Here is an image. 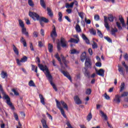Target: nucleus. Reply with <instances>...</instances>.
Instances as JSON below:
<instances>
[{"label":"nucleus","instance_id":"f257e3e1","mask_svg":"<svg viewBox=\"0 0 128 128\" xmlns=\"http://www.w3.org/2000/svg\"><path fill=\"white\" fill-rule=\"evenodd\" d=\"M0 92H1L4 98L6 100L7 104H8V106H10V108H11V110H14V106H12V102H10V98L8 95L6 94V92H4V89H2V86L0 84Z\"/></svg>","mask_w":128,"mask_h":128},{"label":"nucleus","instance_id":"f03ea898","mask_svg":"<svg viewBox=\"0 0 128 128\" xmlns=\"http://www.w3.org/2000/svg\"><path fill=\"white\" fill-rule=\"evenodd\" d=\"M44 74L46 76V78H47V79L48 80H49L55 92H57L58 88H56V84L52 82V75L50 73V71L46 69V72Z\"/></svg>","mask_w":128,"mask_h":128},{"label":"nucleus","instance_id":"7ed1b4c3","mask_svg":"<svg viewBox=\"0 0 128 128\" xmlns=\"http://www.w3.org/2000/svg\"><path fill=\"white\" fill-rule=\"evenodd\" d=\"M29 16L30 18H32L34 20H40V15L35 12H29Z\"/></svg>","mask_w":128,"mask_h":128},{"label":"nucleus","instance_id":"20e7f679","mask_svg":"<svg viewBox=\"0 0 128 128\" xmlns=\"http://www.w3.org/2000/svg\"><path fill=\"white\" fill-rule=\"evenodd\" d=\"M56 106L60 110V112L63 116L65 118H66V113L64 112V108H62V107L60 106V102H58V100H56Z\"/></svg>","mask_w":128,"mask_h":128},{"label":"nucleus","instance_id":"39448f33","mask_svg":"<svg viewBox=\"0 0 128 128\" xmlns=\"http://www.w3.org/2000/svg\"><path fill=\"white\" fill-rule=\"evenodd\" d=\"M27 60L28 57H26V56H24L20 60V59L18 58L16 59L17 64H18V66H22V62H26Z\"/></svg>","mask_w":128,"mask_h":128},{"label":"nucleus","instance_id":"423d86ee","mask_svg":"<svg viewBox=\"0 0 128 128\" xmlns=\"http://www.w3.org/2000/svg\"><path fill=\"white\" fill-rule=\"evenodd\" d=\"M92 60L90 58H86L85 60V66L86 68H92Z\"/></svg>","mask_w":128,"mask_h":128},{"label":"nucleus","instance_id":"0eeeda50","mask_svg":"<svg viewBox=\"0 0 128 128\" xmlns=\"http://www.w3.org/2000/svg\"><path fill=\"white\" fill-rule=\"evenodd\" d=\"M120 98H122V96H120L118 94L116 95L114 99L113 100V102H115V104H119L120 102Z\"/></svg>","mask_w":128,"mask_h":128},{"label":"nucleus","instance_id":"6e6552de","mask_svg":"<svg viewBox=\"0 0 128 128\" xmlns=\"http://www.w3.org/2000/svg\"><path fill=\"white\" fill-rule=\"evenodd\" d=\"M52 28V30L50 32V36L51 38H56V36H58V34H56V26L54 25H53Z\"/></svg>","mask_w":128,"mask_h":128},{"label":"nucleus","instance_id":"1a4fd4ad","mask_svg":"<svg viewBox=\"0 0 128 128\" xmlns=\"http://www.w3.org/2000/svg\"><path fill=\"white\" fill-rule=\"evenodd\" d=\"M96 72L98 76H104V69H100L98 70L96 69Z\"/></svg>","mask_w":128,"mask_h":128},{"label":"nucleus","instance_id":"9d476101","mask_svg":"<svg viewBox=\"0 0 128 128\" xmlns=\"http://www.w3.org/2000/svg\"><path fill=\"white\" fill-rule=\"evenodd\" d=\"M88 58H86V52H83L80 56V60L82 62H84Z\"/></svg>","mask_w":128,"mask_h":128},{"label":"nucleus","instance_id":"9b49d317","mask_svg":"<svg viewBox=\"0 0 128 128\" xmlns=\"http://www.w3.org/2000/svg\"><path fill=\"white\" fill-rule=\"evenodd\" d=\"M60 42L62 48H66L68 46V42L66 40V39L64 38H61Z\"/></svg>","mask_w":128,"mask_h":128},{"label":"nucleus","instance_id":"f8f14e48","mask_svg":"<svg viewBox=\"0 0 128 128\" xmlns=\"http://www.w3.org/2000/svg\"><path fill=\"white\" fill-rule=\"evenodd\" d=\"M61 72L62 74L64 76H66L69 80H70L72 82V77H70V74L68 72H65L64 70H61Z\"/></svg>","mask_w":128,"mask_h":128},{"label":"nucleus","instance_id":"ddd939ff","mask_svg":"<svg viewBox=\"0 0 128 128\" xmlns=\"http://www.w3.org/2000/svg\"><path fill=\"white\" fill-rule=\"evenodd\" d=\"M74 100L76 104H82V100L80 99V97L78 96L74 97Z\"/></svg>","mask_w":128,"mask_h":128},{"label":"nucleus","instance_id":"4468645a","mask_svg":"<svg viewBox=\"0 0 128 128\" xmlns=\"http://www.w3.org/2000/svg\"><path fill=\"white\" fill-rule=\"evenodd\" d=\"M38 66L41 70H42V72H44V74L46 72V70H48V67H46V66H44L42 64H38Z\"/></svg>","mask_w":128,"mask_h":128},{"label":"nucleus","instance_id":"2eb2a0df","mask_svg":"<svg viewBox=\"0 0 128 128\" xmlns=\"http://www.w3.org/2000/svg\"><path fill=\"white\" fill-rule=\"evenodd\" d=\"M104 26L106 28V30H110V26H108V17L104 16Z\"/></svg>","mask_w":128,"mask_h":128},{"label":"nucleus","instance_id":"dca6fc26","mask_svg":"<svg viewBox=\"0 0 128 128\" xmlns=\"http://www.w3.org/2000/svg\"><path fill=\"white\" fill-rule=\"evenodd\" d=\"M82 38L86 42V44H90V40L84 34H82Z\"/></svg>","mask_w":128,"mask_h":128},{"label":"nucleus","instance_id":"f3484780","mask_svg":"<svg viewBox=\"0 0 128 128\" xmlns=\"http://www.w3.org/2000/svg\"><path fill=\"white\" fill-rule=\"evenodd\" d=\"M118 70L120 72V74L122 76L124 75V68L122 67L120 65L118 66Z\"/></svg>","mask_w":128,"mask_h":128},{"label":"nucleus","instance_id":"a211bd4d","mask_svg":"<svg viewBox=\"0 0 128 128\" xmlns=\"http://www.w3.org/2000/svg\"><path fill=\"white\" fill-rule=\"evenodd\" d=\"M100 112L101 114V116H102V118H104L105 120H108V116H106V114L104 112H102V110H100Z\"/></svg>","mask_w":128,"mask_h":128},{"label":"nucleus","instance_id":"6ab92c4d","mask_svg":"<svg viewBox=\"0 0 128 128\" xmlns=\"http://www.w3.org/2000/svg\"><path fill=\"white\" fill-rule=\"evenodd\" d=\"M20 42H21V44H23L24 46H27L26 42V40L24 39V37H21L20 39Z\"/></svg>","mask_w":128,"mask_h":128},{"label":"nucleus","instance_id":"aec40b11","mask_svg":"<svg viewBox=\"0 0 128 128\" xmlns=\"http://www.w3.org/2000/svg\"><path fill=\"white\" fill-rule=\"evenodd\" d=\"M60 104H62L64 108H65L66 110H68V104L64 102V100L60 101Z\"/></svg>","mask_w":128,"mask_h":128},{"label":"nucleus","instance_id":"412c9836","mask_svg":"<svg viewBox=\"0 0 128 128\" xmlns=\"http://www.w3.org/2000/svg\"><path fill=\"white\" fill-rule=\"evenodd\" d=\"M83 72H84V76H90V72L88 70V68H84L83 69Z\"/></svg>","mask_w":128,"mask_h":128},{"label":"nucleus","instance_id":"4be33fe9","mask_svg":"<svg viewBox=\"0 0 128 128\" xmlns=\"http://www.w3.org/2000/svg\"><path fill=\"white\" fill-rule=\"evenodd\" d=\"M40 4L43 8H46V2L44 0H40Z\"/></svg>","mask_w":128,"mask_h":128},{"label":"nucleus","instance_id":"5701e85b","mask_svg":"<svg viewBox=\"0 0 128 128\" xmlns=\"http://www.w3.org/2000/svg\"><path fill=\"white\" fill-rule=\"evenodd\" d=\"M39 98L40 100V102L42 104H46V102H44V96L42 94H39Z\"/></svg>","mask_w":128,"mask_h":128},{"label":"nucleus","instance_id":"b1692460","mask_svg":"<svg viewBox=\"0 0 128 128\" xmlns=\"http://www.w3.org/2000/svg\"><path fill=\"white\" fill-rule=\"evenodd\" d=\"M62 62H64V66H65L68 67L67 64H69V63H70V62H68V60H66V58H65L64 56H62Z\"/></svg>","mask_w":128,"mask_h":128},{"label":"nucleus","instance_id":"393cba45","mask_svg":"<svg viewBox=\"0 0 128 128\" xmlns=\"http://www.w3.org/2000/svg\"><path fill=\"white\" fill-rule=\"evenodd\" d=\"M22 32L23 34H26V36H28V32H26V28H22Z\"/></svg>","mask_w":128,"mask_h":128},{"label":"nucleus","instance_id":"a878e982","mask_svg":"<svg viewBox=\"0 0 128 128\" xmlns=\"http://www.w3.org/2000/svg\"><path fill=\"white\" fill-rule=\"evenodd\" d=\"M13 50L14 54H16L17 56H18L19 54L18 50V48L16 47V46H14V44H13Z\"/></svg>","mask_w":128,"mask_h":128},{"label":"nucleus","instance_id":"bb28decb","mask_svg":"<svg viewBox=\"0 0 128 128\" xmlns=\"http://www.w3.org/2000/svg\"><path fill=\"white\" fill-rule=\"evenodd\" d=\"M0 75L2 78H5L8 77V73H6V72L4 71H2Z\"/></svg>","mask_w":128,"mask_h":128},{"label":"nucleus","instance_id":"cd10ccee","mask_svg":"<svg viewBox=\"0 0 128 128\" xmlns=\"http://www.w3.org/2000/svg\"><path fill=\"white\" fill-rule=\"evenodd\" d=\"M70 42H74V44H78L80 42V39L76 40L74 38H71L69 40Z\"/></svg>","mask_w":128,"mask_h":128},{"label":"nucleus","instance_id":"c85d7f7f","mask_svg":"<svg viewBox=\"0 0 128 128\" xmlns=\"http://www.w3.org/2000/svg\"><path fill=\"white\" fill-rule=\"evenodd\" d=\"M39 20H40L41 22H48V18H46L44 17H40V19Z\"/></svg>","mask_w":128,"mask_h":128},{"label":"nucleus","instance_id":"c756f323","mask_svg":"<svg viewBox=\"0 0 128 128\" xmlns=\"http://www.w3.org/2000/svg\"><path fill=\"white\" fill-rule=\"evenodd\" d=\"M116 32H118V29L116 28H112L111 30L112 36H116Z\"/></svg>","mask_w":128,"mask_h":128},{"label":"nucleus","instance_id":"7c9ffc66","mask_svg":"<svg viewBox=\"0 0 128 128\" xmlns=\"http://www.w3.org/2000/svg\"><path fill=\"white\" fill-rule=\"evenodd\" d=\"M119 20H120V22L122 24V26H126V24H124V18L120 16Z\"/></svg>","mask_w":128,"mask_h":128},{"label":"nucleus","instance_id":"2f4dec72","mask_svg":"<svg viewBox=\"0 0 128 128\" xmlns=\"http://www.w3.org/2000/svg\"><path fill=\"white\" fill-rule=\"evenodd\" d=\"M54 56L56 58V60H58L60 62V64L62 66V60L60 59V56H58V53L56 54Z\"/></svg>","mask_w":128,"mask_h":128},{"label":"nucleus","instance_id":"473e14b6","mask_svg":"<svg viewBox=\"0 0 128 128\" xmlns=\"http://www.w3.org/2000/svg\"><path fill=\"white\" fill-rule=\"evenodd\" d=\"M47 10H48V16H50L51 18L52 16H54V14H52V10H50V8H48Z\"/></svg>","mask_w":128,"mask_h":128},{"label":"nucleus","instance_id":"72a5a7b5","mask_svg":"<svg viewBox=\"0 0 128 128\" xmlns=\"http://www.w3.org/2000/svg\"><path fill=\"white\" fill-rule=\"evenodd\" d=\"M76 30L77 32H82V29L80 28V26L78 24H77L76 26Z\"/></svg>","mask_w":128,"mask_h":128},{"label":"nucleus","instance_id":"f704fd0d","mask_svg":"<svg viewBox=\"0 0 128 128\" xmlns=\"http://www.w3.org/2000/svg\"><path fill=\"white\" fill-rule=\"evenodd\" d=\"M53 48H54V46H52V45L51 44H49L48 46V50L50 52H52Z\"/></svg>","mask_w":128,"mask_h":128},{"label":"nucleus","instance_id":"c9c22d12","mask_svg":"<svg viewBox=\"0 0 128 128\" xmlns=\"http://www.w3.org/2000/svg\"><path fill=\"white\" fill-rule=\"evenodd\" d=\"M18 22H19V24H20V28H24V22H22V20H19Z\"/></svg>","mask_w":128,"mask_h":128},{"label":"nucleus","instance_id":"e433bc0d","mask_svg":"<svg viewBox=\"0 0 128 128\" xmlns=\"http://www.w3.org/2000/svg\"><path fill=\"white\" fill-rule=\"evenodd\" d=\"M92 118V113L90 112L88 114V116H87L86 120L88 122H90Z\"/></svg>","mask_w":128,"mask_h":128},{"label":"nucleus","instance_id":"4c0bfd02","mask_svg":"<svg viewBox=\"0 0 128 128\" xmlns=\"http://www.w3.org/2000/svg\"><path fill=\"white\" fill-rule=\"evenodd\" d=\"M28 4L30 6H32V8L34 6V4L32 0H28Z\"/></svg>","mask_w":128,"mask_h":128},{"label":"nucleus","instance_id":"58836bf2","mask_svg":"<svg viewBox=\"0 0 128 128\" xmlns=\"http://www.w3.org/2000/svg\"><path fill=\"white\" fill-rule=\"evenodd\" d=\"M70 54H80V52H77L76 49H72L70 50Z\"/></svg>","mask_w":128,"mask_h":128},{"label":"nucleus","instance_id":"ea45409f","mask_svg":"<svg viewBox=\"0 0 128 128\" xmlns=\"http://www.w3.org/2000/svg\"><path fill=\"white\" fill-rule=\"evenodd\" d=\"M98 44L96 42L94 41H93V44H92V48L94 50L98 48Z\"/></svg>","mask_w":128,"mask_h":128},{"label":"nucleus","instance_id":"a19ab883","mask_svg":"<svg viewBox=\"0 0 128 128\" xmlns=\"http://www.w3.org/2000/svg\"><path fill=\"white\" fill-rule=\"evenodd\" d=\"M58 20L59 22H62V12H58Z\"/></svg>","mask_w":128,"mask_h":128},{"label":"nucleus","instance_id":"79ce46f5","mask_svg":"<svg viewBox=\"0 0 128 128\" xmlns=\"http://www.w3.org/2000/svg\"><path fill=\"white\" fill-rule=\"evenodd\" d=\"M97 34L98 36L102 38H104V35H102V32H100V30H97Z\"/></svg>","mask_w":128,"mask_h":128},{"label":"nucleus","instance_id":"37998d69","mask_svg":"<svg viewBox=\"0 0 128 128\" xmlns=\"http://www.w3.org/2000/svg\"><path fill=\"white\" fill-rule=\"evenodd\" d=\"M126 96H128V92H124L121 94V98H126Z\"/></svg>","mask_w":128,"mask_h":128},{"label":"nucleus","instance_id":"c03bdc74","mask_svg":"<svg viewBox=\"0 0 128 128\" xmlns=\"http://www.w3.org/2000/svg\"><path fill=\"white\" fill-rule=\"evenodd\" d=\"M124 83H122L120 86V92H122L124 90Z\"/></svg>","mask_w":128,"mask_h":128},{"label":"nucleus","instance_id":"a18cd8bd","mask_svg":"<svg viewBox=\"0 0 128 128\" xmlns=\"http://www.w3.org/2000/svg\"><path fill=\"white\" fill-rule=\"evenodd\" d=\"M122 64L124 66L126 70V72H128V65L126 64V62H122Z\"/></svg>","mask_w":128,"mask_h":128},{"label":"nucleus","instance_id":"49530a36","mask_svg":"<svg viewBox=\"0 0 128 128\" xmlns=\"http://www.w3.org/2000/svg\"><path fill=\"white\" fill-rule=\"evenodd\" d=\"M90 33L92 34H94V36H96V30H94V29H90Z\"/></svg>","mask_w":128,"mask_h":128},{"label":"nucleus","instance_id":"de8ad7c7","mask_svg":"<svg viewBox=\"0 0 128 128\" xmlns=\"http://www.w3.org/2000/svg\"><path fill=\"white\" fill-rule=\"evenodd\" d=\"M28 84L30 86H36L34 82V81H32V80L30 81Z\"/></svg>","mask_w":128,"mask_h":128},{"label":"nucleus","instance_id":"09e8293b","mask_svg":"<svg viewBox=\"0 0 128 128\" xmlns=\"http://www.w3.org/2000/svg\"><path fill=\"white\" fill-rule=\"evenodd\" d=\"M116 26H117L118 30H122V28L120 26V23L119 22H116Z\"/></svg>","mask_w":128,"mask_h":128},{"label":"nucleus","instance_id":"8fccbe9b","mask_svg":"<svg viewBox=\"0 0 128 128\" xmlns=\"http://www.w3.org/2000/svg\"><path fill=\"white\" fill-rule=\"evenodd\" d=\"M94 20H96L97 22L100 20V16H98V14L94 15Z\"/></svg>","mask_w":128,"mask_h":128},{"label":"nucleus","instance_id":"3c124183","mask_svg":"<svg viewBox=\"0 0 128 128\" xmlns=\"http://www.w3.org/2000/svg\"><path fill=\"white\" fill-rule=\"evenodd\" d=\"M41 122L42 124V126H46V121L44 119H42L41 120Z\"/></svg>","mask_w":128,"mask_h":128},{"label":"nucleus","instance_id":"603ef678","mask_svg":"<svg viewBox=\"0 0 128 128\" xmlns=\"http://www.w3.org/2000/svg\"><path fill=\"white\" fill-rule=\"evenodd\" d=\"M86 94H92V90L90 88L87 89Z\"/></svg>","mask_w":128,"mask_h":128},{"label":"nucleus","instance_id":"864d4df0","mask_svg":"<svg viewBox=\"0 0 128 128\" xmlns=\"http://www.w3.org/2000/svg\"><path fill=\"white\" fill-rule=\"evenodd\" d=\"M78 14L79 16H80L82 20H84V14L82 12H78Z\"/></svg>","mask_w":128,"mask_h":128},{"label":"nucleus","instance_id":"5fc2aeb1","mask_svg":"<svg viewBox=\"0 0 128 128\" xmlns=\"http://www.w3.org/2000/svg\"><path fill=\"white\" fill-rule=\"evenodd\" d=\"M12 90L15 96H19L20 94H18V92H16V89L13 88Z\"/></svg>","mask_w":128,"mask_h":128},{"label":"nucleus","instance_id":"6e6d98bb","mask_svg":"<svg viewBox=\"0 0 128 128\" xmlns=\"http://www.w3.org/2000/svg\"><path fill=\"white\" fill-rule=\"evenodd\" d=\"M108 19L110 22H114V16H112V15H110L108 18Z\"/></svg>","mask_w":128,"mask_h":128},{"label":"nucleus","instance_id":"4d7b16f0","mask_svg":"<svg viewBox=\"0 0 128 128\" xmlns=\"http://www.w3.org/2000/svg\"><path fill=\"white\" fill-rule=\"evenodd\" d=\"M85 22L87 24H90V22H92V21H90V20H87L86 18H85Z\"/></svg>","mask_w":128,"mask_h":128},{"label":"nucleus","instance_id":"13d9d810","mask_svg":"<svg viewBox=\"0 0 128 128\" xmlns=\"http://www.w3.org/2000/svg\"><path fill=\"white\" fill-rule=\"evenodd\" d=\"M14 115L15 120H18V114L16 112H14Z\"/></svg>","mask_w":128,"mask_h":128},{"label":"nucleus","instance_id":"bf43d9fd","mask_svg":"<svg viewBox=\"0 0 128 128\" xmlns=\"http://www.w3.org/2000/svg\"><path fill=\"white\" fill-rule=\"evenodd\" d=\"M26 24H30V20H28V18H25L24 19Z\"/></svg>","mask_w":128,"mask_h":128},{"label":"nucleus","instance_id":"052dcab7","mask_svg":"<svg viewBox=\"0 0 128 128\" xmlns=\"http://www.w3.org/2000/svg\"><path fill=\"white\" fill-rule=\"evenodd\" d=\"M104 98H105L106 100H110V96L106 94V93H105L104 94Z\"/></svg>","mask_w":128,"mask_h":128},{"label":"nucleus","instance_id":"680f3d73","mask_svg":"<svg viewBox=\"0 0 128 128\" xmlns=\"http://www.w3.org/2000/svg\"><path fill=\"white\" fill-rule=\"evenodd\" d=\"M33 36H34V38H38V33L36 32H33Z\"/></svg>","mask_w":128,"mask_h":128},{"label":"nucleus","instance_id":"e2e57ef3","mask_svg":"<svg viewBox=\"0 0 128 128\" xmlns=\"http://www.w3.org/2000/svg\"><path fill=\"white\" fill-rule=\"evenodd\" d=\"M105 40H106L108 42H112V39L108 37H104Z\"/></svg>","mask_w":128,"mask_h":128},{"label":"nucleus","instance_id":"0e129e2a","mask_svg":"<svg viewBox=\"0 0 128 128\" xmlns=\"http://www.w3.org/2000/svg\"><path fill=\"white\" fill-rule=\"evenodd\" d=\"M88 52H89L90 56H92V48H89L88 50Z\"/></svg>","mask_w":128,"mask_h":128},{"label":"nucleus","instance_id":"69168bd1","mask_svg":"<svg viewBox=\"0 0 128 128\" xmlns=\"http://www.w3.org/2000/svg\"><path fill=\"white\" fill-rule=\"evenodd\" d=\"M96 66H98L99 68H100L102 66V63L100 62H98L96 64Z\"/></svg>","mask_w":128,"mask_h":128},{"label":"nucleus","instance_id":"338daca9","mask_svg":"<svg viewBox=\"0 0 128 128\" xmlns=\"http://www.w3.org/2000/svg\"><path fill=\"white\" fill-rule=\"evenodd\" d=\"M66 125L68 126V128H72V125L70 124V121H68L66 122Z\"/></svg>","mask_w":128,"mask_h":128},{"label":"nucleus","instance_id":"774afa93","mask_svg":"<svg viewBox=\"0 0 128 128\" xmlns=\"http://www.w3.org/2000/svg\"><path fill=\"white\" fill-rule=\"evenodd\" d=\"M124 58L126 60H128V54H126L125 55H124Z\"/></svg>","mask_w":128,"mask_h":128}]
</instances>
